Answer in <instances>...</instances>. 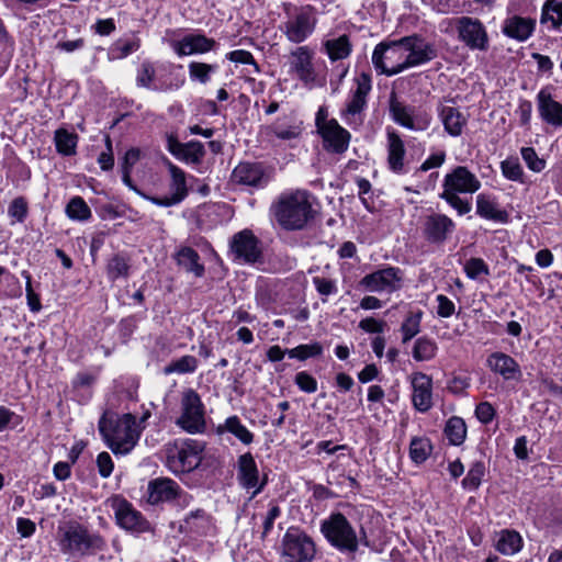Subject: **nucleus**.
Segmentation results:
<instances>
[{
	"label": "nucleus",
	"mask_w": 562,
	"mask_h": 562,
	"mask_svg": "<svg viewBox=\"0 0 562 562\" xmlns=\"http://www.w3.org/2000/svg\"><path fill=\"white\" fill-rule=\"evenodd\" d=\"M99 431L115 454H127L136 446L140 427L132 414L105 413L99 420Z\"/></svg>",
	"instance_id": "1"
},
{
	"label": "nucleus",
	"mask_w": 562,
	"mask_h": 562,
	"mask_svg": "<svg viewBox=\"0 0 562 562\" xmlns=\"http://www.w3.org/2000/svg\"><path fill=\"white\" fill-rule=\"evenodd\" d=\"M271 213L283 228L303 229L313 217L310 194L305 190L285 191L272 203Z\"/></svg>",
	"instance_id": "2"
},
{
	"label": "nucleus",
	"mask_w": 562,
	"mask_h": 562,
	"mask_svg": "<svg viewBox=\"0 0 562 562\" xmlns=\"http://www.w3.org/2000/svg\"><path fill=\"white\" fill-rule=\"evenodd\" d=\"M321 532L328 543L341 553H356L360 543L368 546L367 533L356 529L341 513H333L321 522Z\"/></svg>",
	"instance_id": "3"
},
{
	"label": "nucleus",
	"mask_w": 562,
	"mask_h": 562,
	"mask_svg": "<svg viewBox=\"0 0 562 562\" xmlns=\"http://www.w3.org/2000/svg\"><path fill=\"white\" fill-rule=\"evenodd\" d=\"M316 9L312 5L285 7V16L278 29L282 35L292 44H302L307 41L316 30Z\"/></svg>",
	"instance_id": "4"
},
{
	"label": "nucleus",
	"mask_w": 562,
	"mask_h": 562,
	"mask_svg": "<svg viewBox=\"0 0 562 562\" xmlns=\"http://www.w3.org/2000/svg\"><path fill=\"white\" fill-rule=\"evenodd\" d=\"M57 541L60 551L69 555L94 554L104 548V541L100 536L90 533L79 524L60 527Z\"/></svg>",
	"instance_id": "5"
},
{
	"label": "nucleus",
	"mask_w": 562,
	"mask_h": 562,
	"mask_svg": "<svg viewBox=\"0 0 562 562\" xmlns=\"http://www.w3.org/2000/svg\"><path fill=\"white\" fill-rule=\"evenodd\" d=\"M352 89L340 110V119L351 128H359L364 122V111L368 104V94L372 89L371 77L362 72L355 79Z\"/></svg>",
	"instance_id": "6"
},
{
	"label": "nucleus",
	"mask_w": 562,
	"mask_h": 562,
	"mask_svg": "<svg viewBox=\"0 0 562 562\" xmlns=\"http://www.w3.org/2000/svg\"><path fill=\"white\" fill-rule=\"evenodd\" d=\"M203 451L204 445L198 440L176 442L167 450L166 465L175 474L191 472L200 465Z\"/></svg>",
	"instance_id": "7"
},
{
	"label": "nucleus",
	"mask_w": 562,
	"mask_h": 562,
	"mask_svg": "<svg viewBox=\"0 0 562 562\" xmlns=\"http://www.w3.org/2000/svg\"><path fill=\"white\" fill-rule=\"evenodd\" d=\"M176 425L188 434H202L206 428L205 408L200 395L192 389L183 391L180 402V415Z\"/></svg>",
	"instance_id": "8"
},
{
	"label": "nucleus",
	"mask_w": 562,
	"mask_h": 562,
	"mask_svg": "<svg viewBox=\"0 0 562 562\" xmlns=\"http://www.w3.org/2000/svg\"><path fill=\"white\" fill-rule=\"evenodd\" d=\"M372 63L379 74L389 77L408 69L402 38L378 44L372 53Z\"/></svg>",
	"instance_id": "9"
},
{
	"label": "nucleus",
	"mask_w": 562,
	"mask_h": 562,
	"mask_svg": "<svg viewBox=\"0 0 562 562\" xmlns=\"http://www.w3.org/2000/svg\"><path fill=\"white\" fill-rule=\"evenodd\" d=\"M280 553L284 562H312L316 548L304 531L290 527L282 537Z\"/></svg>",
	"instance_id": "10"
},
{
	"label": "nucleus",
	"mask_w": 562,
	"mask_h": 562,
	"mask_svg": "<svg viewBox=\"0 0 562 562\" xmlns=\"http://www.w3.org/2000/svg\"><path fill=\"white\" fill-rule=\"evenodd\" d=\"M290 72L308 88L322 87L325 82L316 72L314 52L306 45L296 46L289 54Z\"/></svg>",
	"instance_id": "11"
},
{
	"label": "nucleus",
	"mask_w": 562,
	"mask_h": 562,
	"mask_svg": "<svg viewBox=\"0 0 562 562\" xmlns=\"http://www.w3.org/2000/svg\"><path fill=\"white\" fill-rule=\"evenodd\" d=\"M456 30L459 41L470 50L486 52L490 48V37L486 26L477 18H458L456 21Z\"/></svg>",
	"instance_id": "12"
},
{
	"label": "nucleus",
	"mask_w": 562,
	"mask_h": 562,
	"mask_svg": "<svg viewBox=\"0 0 562 562\" xmlns=\"http://www.w3.org/2000/svg\"><path fill=\"white\" fill-rule=\"evenodd\" d=\"M390 114L396 124L414 132L426 131L431 123V115L427 111L406 105L395 97L390 100Z\"/></svg>",
	"instance_id": "13"
},
{
	"label": "nucleus",
	"mask_w": 562,
	"mask_h": 562,
	"mask_svg": "<svg viewBox=\"0 0 562 562\" xmlns=\"http://www.w3.org/2000/svg\"><path fill=\"white\" fill-rule=\"evenodd\" d=\"M403 279L404 274L400 268L385 266L364 276L359 285L371 293H393L402 286Z\"/></svg>",
	"instance_id": "14"
},
{
	"label": "nucleus",
	"mask_w": 562,
	"mask_h": 562,
	"mask_svg": "<svg viewBox=\"0 0 562 562\" xmlns=\"http://www.w3.org/2000/svg\"><path fill=\"white\" fill-rule=\"evenodd\" d=\"M481 189L477 176L465 166H457L442 180V192L448 194H473Z\"/></svg>",
	"instance_id": "15"
},
{
	"label": "nucleus",
	"mask_w": 562,
	"mask_h": 562,
	"mask_svg": "<svg viewBox=\"0 0 562 562\" xmlns=\"http://www.w3.org/2000/svg\"><path fill=\"white\" fill-rule=\"evenodd\" d=\"M229 248L234 260L239 263H254L261 256L259 240L250 229L236 233L231 239Z\"/></svg>",
	"instance_id": "16"
},
{
	"label": "nucleus",
	"mask_w": 562,
	"mask_h": 562,
	"mask_svg": "<svg viewBox=\"0 0 562 562\" xmlns=\"http://www.w3.org/2000/svg\"><path fill=\"white\" fill-rule=\"evenodd\" d=\"M167 167L170 173L169 194L161 198H149L151 203L164 207L181 203L189 193L186 172L169 160Z\"/></svg>",
	"instance_id": "17"
},
{
	"label": "nucleus",
	"mask_w": 562,
	"mask_h": 562,
	"mask_svg": "<svg viewBox=\"0 0 562 562\" xmlns=\"http://www.w3.org/2000/svg\"><path fill=\"white\" fill-rule=\"evenodd\" d=\"M147 502L151 505L172 502L176 499L187 502L188 495L183 493L179 484L169 477L150 480L147 485Z\"/></svg>",
	"instance_id": "18"
},
{
	"label": "nucleus",
	"mask_w": 562,
	"mask_h": 562,
	"mask_svg": "<svg viewBox=\"0 0 562 562\" xmlns=\"http://www.w3.org/2000/svg\"><path fill=\"white\" fill-rule=\"evenodd\" d=\"M408 69L432 60L437 56L432 44L418 35L402 38Z\"/></svg>",
	"instance_id": "19"
},
{
	"label": "nucleus",
	"mask_w": 562,
	"mask_h": 562,
	"mask_svg": "<svg viewBox=\"0 0 562 562\" xmlns=\"http://www.w3.org/2000/svg\"><path fill=\"white\" fill-rule=\"evenodd\" d=\"M456 231V223L448 215L431 213L423 224V234L431 244H443Z\"/></svg>",
	"instance_id": "20"
},
{
	"label": "nucleus",
	"mask_w": 562,
	"mask_h": 562,
	"mask_svg": "<svg viewBox=\"0 0 562 562\" xmlns=\"http://www.w3.org/2000/svg\"><path fill=\"white\" fill-rule=\"evenodd\" d=\"M112 507L117 525L132 532H144L148 529V522L131 503L123 498H114Z\"/></svg>",
	"instance_id": "21"
},
{
	"label": "nucleus",
	"mask_w": 562,
	"mask_h": 562,
	"mask_svg": "<svg viewBox=\"0 0 562 562\" xmlns=\"http://www.w3.org/2000/svg\"><path fill=\"white\" fill-rule=\"evenodd\" d=\"M216 46L215 40L201 33H190L171 43L173 52L179 57L206 54L214 50Z\"/></svg>",
	"instance_id": "22"
},
{
	"label": "nucleus",
	"mask_w": 562,
	"mask_h": 562,
	"mask_svg": "<svg viewBox=\"0 0 562 562\" xmlns=\"http://www.w3.org/2000/svg\"><path fill=\"white\" fill-rule=\"evenodd\" d=\"M303 133V123L293 117L278 119L270 125L262 128V134L268 140L273 142L278 139L280 142L291 143L300 139Z\"/></svg>",
	"instance_id": "23"
},
{
	"label": "nucleus",
	"mask_w": 562,
	"mask_h": 562,
	"mask_svg": "<svg viewBox=\"0 0 562 562\" xmlns=\"http://www.w3.org/2000/svg\"><path fill=\"white\" fill-rule=\"evenodd\" d=\"M237 479L244 488L252 490L251 498L263 490L266 481H259L258 467L250 452H246L238 458Z\"/></svg>",
	"instance_id": "24"
},
{
	"label": "nucleus",
	"mask_w": 562,
	"mask_h": 562,
	"mask_svg": "<svg viewBox=\"0 0 562 562\" xmlns=\"http://www.w3.org/2000/svg\"><path fill=\"white\" fill-rule=\"evenodd\" d=\"M412 385V403L416 411L428 412L432 405V379L423 372H415L409 378Z\"/></svg>",
	"instance_id": "25"
},
{
	"label": "nucleus",
	"mask_w": 562,
	"mask_h": 562,
	"mask_svg": "<svg viewBox=\"0 0 562 562\" xmlns=\"http://www.w3.org/2000/svg\"><path fill=\"white\" fill-rule=\"evenodd\" d=\"M317 134L322 138L324 149L333 154L345 153L351 139L350 133L338 121L317 130Z\"/></svg>",
	"instance_id": "26"
},
{
	"label": "nucleus",
	"mask_w": 562,
	"mask_h": 562,
	"mask_svg": "<svg viewBox=\"0 0 562 562\" xmlns=\"http://www.w3.org/2000/svg\"><path fill=\"white\" fill-rule=\"evenodd\" d=\"M538 112L543 122L562 128V104L552 98L547 89H541L537 94Z\"/></svg>",
	"instance_id": "27"
},
{
	"label": "nucleus",
	"mask_w": 562,
	"mask_h": 562,
	"mask_svg": "<svg viewBox=\"0 0 562 562\" xmlns=\"http://www.w3.org/2000/svg\"><path fill=\"white\" fill-rule=\"evenodd\" d=\"M183 66L173 63H162L158 66V71L161 74L158 77L156 91L169 92L177 91L186 83V76L182 71Z\"/></svg>",
	"instance_id": "28"
},
{
	"label": "nucleus",
	"mask_w": 562,
	"mask_h": 562,
	"mask_svg": "<svg viewBox=\"0 0 562 562\" xmlns=\"http://www.w3.org/2000/svg\"><path fill=\"white\" fill-rule=\"evenodd\" d=\"M476 214L487 221L505 224L509 214L502 209L497 198L491 193H480L475 199Z\"/></svg>",
	"instance_id": "29"
},
{
	"label": "nucleus",
	"mask_w": 562,
	"mask_h": 562,
	"mask_svg": "<svg viewBox=\"0 0 562 562\" xmlns=\"http://www.w3.org/2000/svg\"><path fill=\"white\" fill-rule=\"evenodd\" d=\"M487 367L496 374H499L504 380H519L521 378V370L518 362L501 351L493 352L486 360Z\"/></svg>",
	"instance_id": "30"
},
{
	"label": "nucleus",
	"mask_w": 562,
	"mask_h": 562,
	"mask_svg": "<svg viewBox=\"0 0 562 562\" xmlns=\"http://www.w3.org/2000/svg\"><path fill=\"white\" fill-rule=\"evenodd\" d=\"M535 29L536 20L520 15H512L504 20L502 32L505 36L516 40L517 42H526L531 37Z\"/></svg>",
	"instance_id": "31"
},
{
	"label": "nucleus",
	"mask_w": 562,
	"mask_h": 562,
	"mask_svg": "<svg viewBox=\"0 0 562 562\" xmlns=\"http://www.w3.org/2000/svg\"><path fill=\"white\" fill-rule=\"evenodd\" d=\"M406 148L405 144L397 133L387 131V166L396 175L407 172L405 166Z\"/></svg>",
	"instance_id": "32"
},
{
	"label": "nucleus",
	"mask_w": 562,
	"mask_h": 562,
	"mask_svg": "<svg viewBox=\"0 0 562 562\" xmlns=\"http://www.w3.org/2000/svg\"><path fill=\"white\" fill-rule=\"evenodd\" d=\"M233 178L238 183L256 188L265 187L268 183V178L258 164H239L233 171Z\"/></svg>",
	"instance_id": "33"
},
{
	"label": "nucleus",
	"mask_w": 562,
	"mask_h": 562,
	"mask_svg": "<svg viewBox=\"0 0 562 562\" xmlns=\"http://www.w3.org/2000/svg\"><path fill=\"white\" fill-rule=\"evenodd\" d=\"M439 119L443 125L445 131L451 137H458L462 134L467 125L468 117L458 108L445 105L439 110Z\"/></svg>",
	"instance_id": "34"
},
{
	"label": "nucleus",
	"mask_w": 562,
	"mask_h": 562,
	"mask_svg": "<svg viewBox=\"0 0 562 562\" xmlns=\"http://www.w3.org/2000/svg\"><path fill=\"white\" fill-rule=\"evenodd\" d=\"M494 547L503 555H514L524 547L520 533L514 529H502L495 532Z\"/></svg>",
	"instance_id": "35"
},
{
	"label": "nucleus",
	"mask_w": 562,
	"mask_h": 562,
	"mask_svg": "<svg viewBox=\"0 0 562 562\" xmlns=\"http://www.w3.org/2000/svg\"><path fill=\"white\" fill-rule=\"evenodd\" d=\"M218 435L232 434L243 445L249 446L254 442L255 435L241 423L238 416H229L216 428Z\"/></svg>",
	"instance_id": "36"
},
{
	"label": "nucleus",
	"mask_w": 562,
	"mask_h": 562,
	"mask_svg": "<svg viewBox=\"0 0 562 562\" xmlns=\"http://www.w3.org/2000/svg\"><path fill=\"white\" fill-rule=\"evenodd\" d=\"M177 263L196 278L204 274V266L200 262L199 254L191 247H181L176 254Z\"/></svg>",
	"instance_id": "37"
},
{
	"label": "nucleus",
	"mask_w": 562,
	"mask_h": 562,
	"mask_svg": "<svg viewBox=\"0 0 562 562\" xmlns=\"http://www.w3.org/2000/svg\"><path fill=\"white\" fill-rule=\"evenodd\" d=\"M218 66L216 64H206L203 61H190L188 65L189 78L191 82L199 85H207L212 80V76L216 74Z\"/></svg>",
	"instance_id": "38"
},
{
	"label": "nucleus",
	"mask_w": 562,
	"mask_h": 562,
	"mask_svg": "<svg viewBox=\"0 0 562 562\" xmlns=\"http://www.w3.org/2000/svg\"><path fill=\"white\" fill-rule=\"evenodd\" d=\"M540 23H550L551 30H560L562 26V1L546 0L541 9Z\"/></svg>",
	"instance_id": "39"
},
{
	"label": "nucleus",
	"mask_w": 562,
	"mask_h": 562,
	"mask_svg": "<svg viewBox=\"0 0 562 562\" xmlns=\"http://www.w3.org/2000/svg\"><path fill=\"white\" fill-rule=\"evenodd\" d=\"M443 432L451 445L460 446L467 437L465 422L461 417L452 416L447 420Z\"/></svg>",
	"instance_id": "40"
},
{
	"label": "nucleus",
	"mask_w": 562,
	"mask_h": 562,
	"mask_svg": "<svg viewBox=\"0 0 562 562\" xmlns=\"http://www.w3.org/2000/svg\"><path fill=\"white\" fill-rule=\"evenodd\" d=\"M56 150L64 156H71L76 153L78 136L65 128L55 132Z\"/></svg>",
	"instance_id": "41"
},
{
	"label": "nucleus",
	"mask_w": 562,
	"mask_h": 562,
	"mask_svg": "<svg viewBox=\"0 0 562 562\" xmlns=\"http://www.w3.org/2000/svg\"><path fill=\"white\" fill-rule=\"evenodd\" d=\"M65 213L71 221L77 222H87L92 216L89 205L81 196L71 198L66 205Z\"/></svg>",
	"instance_id": "42"
},
{
	"label": "nucleus",
	"mask_w": 562,
	"mask_h": 562,
	"mask_svg": "<svg viewBox=\"0 0 562 562\" xmlns=\"http://www.w3.org/2000/svg\"><path fill=\"white\" fill-rule=\"evenodd\" d=\"M325 50L331 60L344 59L349 56L351 46L346 35L327 40L324 43Z\"/></svg>",
	"instance_id": "43"
},
{
	"label": "nucleus",
	"mask_w": 562,
	"mask_h": 562,
	"mask_svg": "<svg viewBox=\"0 0 562 562\" xmlns=\"http://www.w3.org/2000/svg\"><path fill=\"white\" fill-rule=\"evenodd\" d=\"M437 350L436 341L423 336L415 341L412 355L416 361H429L436 357Z\"/></svg>",
	"instance_id": "44"
},
{
	"label": "nucleus",
	"mask_w": 562,
	"mask_h": 562,
	"mask_svg": "<svg viewBox=\"0 0 562 562\" xmlns=\"http://www.w3.org/2000/svg\"><path fill=\"white\" fill-rule=\"evenodd\" d=\"M156 74L157 69L151 61H143L137 69L136 85L138 87L156 91L158 82V77H156Z\"/></svg>",
	"instance_id": "45"
},
{
	"label": "nucleus",
	"mask_w": 562,
	"mask_h": 562,
	"mask_svg": "<svg viewBox=\"0 0 562 562\" xmlns=\"http://www.w3.org/2000/svg\"><path fill=\"white\" fill-rule=\"evenodd\" d=\"M289 358L305 361L310 358L321 357L323 355V346L318 341L311 344H302L292 349H286Z\"/></svg>",
	"instance_id": "46"
},
{
	"label": "nucleus",
	"mask_w": 562,
	"mask_h": 562,
	"mask_svg": "<svg viewBox=\"0 0 562 562\" xmlns=\"http://www.w3.org/2000/svg\"><path fill=\"white\" fill-rule=\"evenodd\" d=\"M198 368V359L194 356L186 355L179 359L172 360L164 368L165 374H186L193 373Z\"/></svg>",
	"instance_id": "47"
},
{
	"label": "nucleus",
	"mask_w": 562,
	"mask_h": 562,
	"mask_svg": "<svg viewBox=\"0 0 562 562\" xmlns=\"http://www.w3.org/2000/svg\"><path fill=\"white\" fill-rule=\"evenodd\" d=\"M432 450L430 440L423 437L413 438L409 445V457L413 462L420 464L425 462Z\"/></svg>",
	"instance_id": "48"
},
{
	"label": "nucleus",
	"mask_w": 562,
	"mask_h": 562,
	"mask_svg": "<svg viewBox=\"0 0 562 562\" xmlns=\"http://www.w3.org/2000/svg\"><path fill=\"white\" fill-rule=\"evenodd\" d=\"M106 273L112 281L120 278H127L130 276L128 259L123 255L113 256L108 262Z\"/></svg>",
	"instance_id": "49"
},
{
	"label": "nucleus",
	"mask_w": 562,
	"mask_h": 562,
	"mask_svg": "<svg viewBox=\"0 0 562 562\" xmlns=\"http://www.w3.org/2000/svg\"><path fill=\"white\" fill-rule=\"evenodd\" d=\"M204 155L205 150L203 144L198 140H192L183 144L182 150L177 159L186 164H199Z\"/></svg>",
	"instance_id": "50"
},
{
	"label": "nucleus",
	"mask_w": 562,
	"mask_h": 562,
	"mask_svg": "<svg viewBox=\"0 0 562 562\" xmlns=\"http://www.w3.org/2000/svg\"><path fill=\"white\" fill-rule=\"evenodd\" d=\"M502 175L510 181L524 183V169L516 157H508L501 162Z\"/></svg>",
	"instance_id": "51"
},
{
	"label": "nucleus",
	"mask_w": 562,
	"mask_h": 562,
	"mask_svg": "<svg viewBox=\"0 0 562 562\" xmlns=\"http://www.w3.org/2000/svg\"><path fill=\"white\" fill-rule=\"evenodd\" d=\"M136 41L119 40L109 49L110 59H122L138 49Z\"/></svg>",
	"instance_id": "52"
},
{
	"label": "nucleus",
	"mask_w": 562,
	"mask_h": 562,
	"mask_svg": "<svg viewBox=\"0 0 562 562\" xmlns=\"http://www.w3.org/2000/svg\"><path fill=\"white\" fill-rule=\"evenodd\" d=\"M11 224L23 223L29 214V205L23 196L13 199L8 207Z\"/></svg>",
	"instance_id": "53"
},
{
	"label": "nucleus",
	"mask_w": 562,
	"mask_h": 562,
	"mask_svg": "<svg viewBox=\"0 0 562 562\" xmlns=\"http://www.w3.org/2000/svg\"><path fill=\"white\" fill-rule=\"evenodd\" d=\"M484 471V465L481 462H475L462 480V486L470 491L476 490L481 484Z\"/></svg>",
	"instance_id": "54"
},
{
	"label": "nucleus",
	"mask_w": 562,
	"mask_h": 562,
	"mask_svg": "<svg viewBox=\"0 0 562 562\" xmlns=\"http://www.w3.org/2000/svg\"><path fill=\"white\" fill-rule=\"evenodd\" d=\"M464 272L469 279L476 280L481 276H488L490 269L481 258H470L464 265Z\"/></svg>",
	"instance_id": "55"
},
{
	"label": "nucleus",
	"mask_w": 562,
	"mask_h": 562,
	"mask_svg": "<svg viewBox=\"0 0 562 562\" xmlns=\"http://www.w3.org/2000/svg\"><path fill=\"white\" fill-rule=\"evenodd\" d=\"M520 155L528 169L533 172H541L546 168V160L540 158L532 147H522Z\"/></svg>",
	"instance_id": "56"
},
{
	"label": "nucleus",
	"mask_w": 562,
	"mask_h": 562,
	"mask_svg": "<svg viewBox=\"0 0 562 562\" xmlns=\"http://www.w3.org/2000/svg\"><path fill=\"white\" fill-rule=\"evenodd\" d=\"M420 319V314H412L405 318L401 326L404 344L414 338L419 333Z\"/></svg>",
	"instance_id": "57"
},
{
	"label": "nucleus",
	"mask_w": 562,
	"mask_h": 562,
	"mask_svg": "<svg viewBox=\"0 0 562 562\" xmlns=\"http://www.w3.org/2000/svg\"><path fill=\"white\" fill-rule=\"evenodd\" d=\"M312 282L318 294L323 296L322 301L324 303L327 301V296L334 295L338 292V286L335 280L323 277H314Z\"/></svg>",
	"instance_id": "58"
},
{
	"label": "nucleus",
	"mask_w": 562,
	"mask_h": 562,
	"mask_svg": "<svg viewBox=\"0 0 562 562\" xmlns=\"http://www.w3.org/2000/svg\"><path fill=\"white\" fill-rule=\"evenodd\" d=\"M461 194L440 193V199L445 200L459 215H464L472 210V205L468 200L460 198Z\"/></svg>",
	"instance_id": "59"
},
{
	"label": "nucleus",
	"mask_w": 562,
	"mask_h": 562,
	"mask_svg": "<svg viewBox=\"0 0 562 562\" xmlns=\"http://www.w3.org/2000/svg\"><path fill=\"white\" fill-rule=\"evenodd\" d=\"M281 516V508L278 504L271 502L269 504V509L263 517L262 522V533L261 538L265 539L272 530L274 521L277 518Z\"/></svg>",
	"instance_id": "60"
},
{
	"label": "nucleus",
	"mask_w": 562,
	"mask_h": 562,
	"mask_svg": "<svg viewBox=\"0 0 562 562\" xmlns=\"http://www.w3.org/2000/svg\"><path fill=\"white\" fill-rule=\"evenodd\" d=\"M446 161V153L443 150H438L431 153L420 165V167L416 170L418 172H426L430 169L441 167Z\"/></svg>",
	"instance_id": "61"
},
{
	"label": "nucleus",
	"mask_w": 562,
	"mask_h": 562,
	"mask_svg": "<svg viewBox=\"0 0 562 562\" xmlns=\"http://www.w3.org/2000/svg\"><path fill=\"white\" fill-rule=\"evenodd\" d=\"M295 384L297 387L306 393H314L317 391V381L306 371H301L295 375Z\"/></svg>",
	"instance_id": "62"
},
{
	"label": "nucleus",
	"mask_w": 562,
	"mask_h": 562,
	"mask_svg": "<svg viewBox=\"0 0 562 562\" xmlns=\"http://www.w3.org/2000/svg\"><path fill=\"white\" fill-rule=\"evenodd\" d=\"M436 313L439 317L449 318L456 313V305L448 296L438 294L436 296Z\"/></svg>",
	"instance_id": "63"
},
{
	"label": "nucleus",
	"mask_w": 562,
	"mask_h": 562,
	"mask_svg": "<svg viewBox=\"0 0 562 562\" xmlns=\"http://www.w3.org/2000/svg\"><path fill=\"white\" fill-rule=\"evenodd\" d=\"M359 328L368 334H381L384 331L385 322L374 317H367L359 322Z\"/></svg>",
	"instance_id": "64"
}]
</instances>
